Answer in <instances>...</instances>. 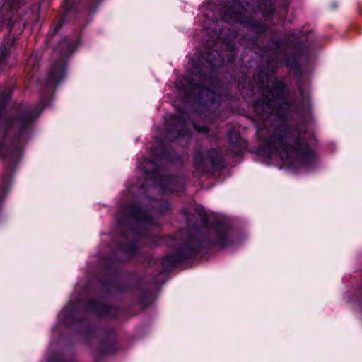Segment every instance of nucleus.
<instances>
[{"mask_svg": "<svg viewBox=\"0 0 362 362\" xmlns=\"http://www.w3.org/2000/svg\"><path fill=\"white\" fill-rule=\"evenodd\" d=\"M255 81L260 83L262 93L254 105L262 123L257 124V136L261 140L258 153L267 158L276 155L288 166L311 169L316 161L313 148L315 138L311 133L291 128L285 122L290 112L309 115V95L300 90L301 100L296 104L288 98L285 84L274 76L262 72Z\"/></svg>", "mask_w": 362, "mask_h": 362, "instance_id": "nucleus-1", "label": "nucleus"}, {"mask_svg": "<svg viewBox=\"0 0 362 362\" xmlns=\"http://www.w3.org/2000/svg\"><path fill=\"white\" fill-rule=\"evenodd\" d=\"M223 30H218L216 33L217 41L214 46H211L209 41L207 42V48L199 58L198 64L194 62H190L187 66V71L190 78L184 80L187 83V86H179L180 91H183L185 96L188 98L199 100L206 103V105L218 104L220 102L221 97L212 89H215V78L214 76L216 68L221 66L224 62V54L222 51L218 49L219 45H225L229 50L230 56L228 61L233 62L235 57V50L230 43V40L225 37Z\"/></svg>", "mask_w": 362, "mask_h": 362, "instance_id": "nucleus-2", "label": "nucleus"}, {"mask_svg": "<svg viewBox=\"0 0 362 362\" xmlns=\"http://www.w3.org/2000/svg\"><path fill=\"white\" fill-rule=\"evenodd\" d=\"M11 88H0V105L2 104V116L0 121L4 126V134L8 133L11 139L15 150V156L21 157L23 149L30 135L34 121L47 106L45 99H42L35 107L22 104L12 115L8 116L5 111L6 105L11 96Z\"/></svg>", "mask_w": 362, "mask_h": 362, "instance_id": "nucleus-3", "label": "nucleus"}, {"mask_svg": "<svg viewBox=\"0 0 362 362\" xmlns=\"http://www.w3.org/2000/svg\"><path fill=\"white\" fill-rule=\"evenodd\" d=\"M256 5L255 13L259 12L265 17H269L274 11L272 0H228L221 9V19L228 23H240L250 28L256 33H264L267 27L264 23L254 21L248 11L252 4Z\"/></svg>", "mask_w": 362, "mask_h": 362, "instance_id": "nucleus-4", "label": "nucleus"}, {"mask_svg": "<svg viewBox=\"0 0 362 362\" xmlns=\"http://www.w3.org/2000/svg\"><path fill=\"white\" fill-rule=\"evenodd\" d=\"M17 6L18 0H6L1 10L2 22L0 23V28L6 25L9 35L4 38L3 45L0 46V74L7 66L9 49L14 42V33L11 36V33L15 30L20 33L25 26V21L20 18V11Z\"/></svg>", "mask_w": 362, "mask_h": 362, "instance_id": "nucleus-5", "label": "nucleus"}, {"mask_svg": "<svg viewBox=\"0 0 362 362\" xmlns=\"http://www.w3.org/2000/svg\"><path fill=\"white\" fill-rule=\"evenodd\" d=\"M151 160L144 159L139 162L138 168L143 171L146 175V180H151L154 182L156 187H158L163 192H173L180 191L183 186L182 181L179 177H171L158 167V160L165 158V153H158L154 149L152 152Z\"/></svg>", "mask_w": 362, "mask_h": 362, "instance_id": "nucleus-6", "label": "nucleus"}, {"mask_svg": "<svg viewBox=\"0 0 362 362\" xmlns=\"http://www.w3.org/2000/svg\"><path fill=\"white\" fill-rule=\"evenodd\" d=\"M117 219L121 228L129 223H134V226L125 237L130 236V234L134 236L135 234L151 229L156 225V222L144 209L135 204L125 206Z\"/></svg>", "mask_w": 362, "mask_h": 362, "instance_id": "nucleus-7", "label": "nucleus"}, {"mask_svg": "<svg viewBox=\"0 0 362 362\" xmlns=\"http://www.w3.org/2000/svg\"><path fill=\"white\" fill-rule=\"evenodd\" d=\"M78 40L71 41L68 38L64 39L55 49L54 54L59 57V60L51 66L45 81L46 88L49 91L65 77V60L76 49Z\"/></svg>", "mask_w": 362, "mask_h": 362, "instance_id": "nucleus-8", "label": "nucleus"}, {"mask_svg": "<svg viewBox=\"0 0 362 362\" xmlns=\"http://www.w3.org/2000/svg\"><path fill=\"white\" fill-rule=\"evenodd\" d=\"M167 133L165 139L167 140H175L180 137L189 135L188 125L189 122L185 120L182 112H178L177 116L168 115L165 118Z\"/></svg>", "mask_w": 362, "mask_h": 362, "instance_id": "nucleus-9", "label": "nucleus"}, {"mask_svg": "<svg viewBox=\"0 0 362 362\" xmlns=\"http://www.w3.org/2000/svg\"><path fill=\"white\" fill-rule=\"evenodd\" d=\"M204 242H199L196 238L190 237L177 255L170 254L163 258L161 264L165 269H169L173 264L184 259L194 256Z\"/></svg>", "mask_w": 362, "mask_h": 362, "instance_id": "nucleus-10", "label": "nucleus"}, {"mask_svg": "<svg viewBox=\"0 0 362 362\" xmlns=\"http://www.w3.org/2000/svg\"><path fill=\"white\" fill-rule=\"evenodd\" d=\"M194 165L198 170L204 172L209 166L219 168L222 165V157L214 149L198 151L194 156Z\"/></svg>", "mask_w": 362, "mask_h": 362, "instance_id": "nucleus-11", "label": "nucleus"}, {"mask_svg": "<svg viewBox=\"0 0 362 362\" xmlns=\"http://www.w3.org/2000/svg\"><path fill=\"white\" fill-rule=\"evenodd\" d=\"M228 230L229 226L225 221H217L212 225L210 237L205 241L221 247L228 246L230 243Z\"/></svg>", "mask_w": 362, "mask_h": 362, "instance_id": "nucleus-12", "label": "nucleus"}, {"mask_svg": "<svg viewBox=\"0 0 362 362\" xmlns=\"http://www.w3.org/2000/svg\"><path fill=\"white\" fill-rule=\"evenodd\" d=\"M71 298H75L74 300H70L58 315L59 320L66 325L72 324L73 321L76 320L79 303L81 300V296L74 297V293Z\"/></svg>", "mask_w": 362, "mask_h": 362, "instance_id": "nucleus-13", "label": "nucleus"}, {"mask_svg": "<svg viewBox=\"0 0 362 362\" xmlns=\"http://www.w3.org/2000/svg\"><path fill=\"white\" fill-rule=\"evenodd\" d=\"M273 46L274 47L272 49L267 48L261 55L263 59L265 58L264 61L267 64V70L270 72H273L279 66L283 56L281 52L279 49V45H274Z\"/></svg>", "mask_w": 362, "mask_h": 362, "instance_id": "nucleus-14", "label": "nucleus"}, {"mask_svg": "<svg viewBox=\"0 0 362 362\" xmlns=\"http://www.w3.org/2000/svg\"><path fill=\"white\" fill-rule=\"evenodd\" d=\"M228 139L232 151L238 155L246 148L247 144L244 139H243L240 134L235 131L231 130L228 132Z\"/></svg>", "mask_w": 362, "mask_h": 362, "instance_id": "nucleus-15", "label": "nucleus"}, {"mask_svg": "<svg viewBox=\"0 0 362 362\" xmlns=\"http://www.w3.org/2000/svg\"><path fill=\"white\" fill-rule=\"evenodd\" d=\"M87 311L98 315H111L112 308L101 301H90L86 307Z\"/></svg>", "mask_w": 362, "mask_h": 362, "instance_id": "nucleus-16", "label": "nucleus"}, {"mask_svg": "<svg viewBox=\"0 0 362 362\" xmlns=\"http://www.w3.org/2000/svg\"><path fill=\"white\" fill-rule=\"evenodd\" d=\"M40 59V54L37 52H33L26 61L25 70L28 73L34 72L39 67Z\"/></svg>", "mask_w": 362, "mask_h": 362, "instance_id": "nucleus-17", "label": "nucleus"}, {"mask_svg": "<svg viewBox=\"0 0 362 362\" xmlns=\"http://www.w3.org/2000/svg\"><path fill=\"white\" fill-rule=\"evenodd\" d=\"M119 250H121L123 253H124L128 257L133 256L136 251V243H132L128 245H122L119 247Z\"/></svg>", "mask_w": 362, "mask_h": 362, "instance_id": "nucleus-18", "label": "nucleus"}, {"mask_svg": "<svg viewBox=\"0 0 362 362\" xmlns=\"http://www.w3.org/2000/svg\"><path fill=\"white\" fill-rule=\"evenodd\" d=\"M197 213L199 216L202 222L204 224L208 225V223L210 221L209 214H208V212L204 208L200 206L197 207Z\"/></svg>", "mask_w": 362, "mask_h": 362, "instance_id": "nucleus-19", "label": "nucleus"}, {"mask_svg": "<svg viewBox=\"0 0 362 362\" xmlns=\"http://www.w3.org/2000/svg\"><path fill=\"white\" fill-rule=\"evenodd\" d=\"M47 362H64V361L58 354L50 355L49 354L47 357Z\"/></svg>", "mask_w": 362, "mask_h": 362, "instance_id": "nucleus-20", "label": "nucleus"}, {"mask_svg": "<svg viewBox=\"0 0 362 362\" xmlns=\"http://www.w3.org/2000/svg\"><path fill=\"white\" fill-rule=\"evenodd\" d=\"M278 6L281 8L283 13H285L288 8V0H279Z\"/></svg>", "mask_w": 362, "mask_h": 362, "instance_id": "nucleus-21", "label": "nucleus"}, {"mask_svg": "<svg viewBox=\"0 0 362 362\" xmlns=\"http://www.w3.org/2000/svg\"><path fill=\"white\" fill-rule=\"evenodd\" d=\"M193 127L198 132H203V133H204V132H209V128L206 126L199 127V126L197 125L196 124H193Z\"/></svg>", "mask_w": 362, "mask_h": 362, "instance_id": "nucleus-22", "label": "nucleus"}, {"mask_svg": "<svg viewBox=\"0 0 362 362\" xmlns=\"http://www.w3.org/2000/svg\"><path fill=\"white\" fill-rule=\"evenodd\" d=\"M62 24V22H58L55 27L49 31V35H54L60 29Z\"/></svg>", "mask_w": 362, "mask_h": 362, "instance_id": "nucleus-23", "label": "nucleus"}, {"mask_svg": "<svg viewBox=\"0 0 362 362\" xmlns=\"http://www.w3.org/2000/svg\"><path fill=\"white\" fill-rule=\"evenodd\" d=\"M70 1L71 0H64L63 6L66 13L71 10V6L69 5Z\"/></svg>", "mask_w": 362, "mask_h": 362, "instance_id": "nucleus-24", "label": "nucleus"}, {"mask_svg": "<svg viewBox=\"0 0 362 362\" xmlns=\"http://www.w3.org/2000/svg\"><path fill=\"white\" fill-rule=\"evenodd\" d=\"M168 209V204L165 202L164 206L159 210V212L163 213L165 210Z\"/></svg>", "mask_w": 362, "mask_h": 362, "instance_id": "nucleus-25", "label": "nucleus"}, {"mask_svg": "<svg viewBox=\"0 0 362 362\" xmlns=\"http://www.w3.org/2000/svg\"><path fill=\"white\" fill-rule=\"evenodd\" d=\"M160 144H161V146H163V141H162V142L160 143Z\"/></svg>", "mask_w": 362, "mask_h": 362, "instance_id": "nucleus-26", "label": "nucleus"}]
</instances>
